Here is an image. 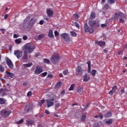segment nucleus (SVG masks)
Here are the masks:
<instances>
[{"instance_id": "1", "label": "nucleus", "mask_w": 127, "mask_h": 127, "mask_svg": "<svg viewBox=\"0 0 127 127\" xmlns=\"http://www.w3.org/2000/svg\"><path fill=\"white\" fill-rule=\"evenodd\" d=\"M36 20L33 18L30 17V16H27L24 20L23 27L26 29H30L32 28V26L35 24Z\"/></svg>"}, {"instance_id": "2", "label": "nucleus", "mask_w": 127, "mask_h": 127, "mask_svg": "<svg viewBox=\"0 0 127 127\" xmlns=\"http://www.w3.org/2000/svg\"><path fill=\"white\" fill-rule=\"evenodd\" d=\"M34 49H35V46L30 43H28L24 45L23 50L28 54H30V53H32L34 51Z\"/></svg>"}, {"instance_id": "3", "label": "nucleus", "mask_w": 127, "mask_h": 127, "mask_svg": "<svg viewBox=\"0 0 127 127\" xmlns=\"http://www.w3.org/2000/svg\"><path fill=\"white\" fill-rule=\"evenodd\" d=\"M89 25L91 27L92 29L95 30L98 27H100V22L98 20H90L89 22Z\"/></svg>"}, {"instance_id": "4", "label": "nucleus", "mask_w": 127, "mask_h": 127, "mask_svg": "<svg viewBox=\"0 0 127 127\" xmlns=\"http://www.w3.org/2000/svg\"><path fill=\"white\" fill-rule=\"evenodd\" d=\"M60 59V56H59V54H55L53 55V56L51 58V61L52 63L54 64H56L59 62V60Z\"/></svg>"}, {"instance_id": "5", "label": "nucleus", "mask_w": 127, "mask_h": 127, "mask_svg": "<svg viewBox=\"0 0 127 127\" xmlns=\"http://www.w3.org/2000/svg\"><path fill=\"white\" fill-rule=\"evenodd\" d=\"M61 37H62V38H63L64 41H65L66 43H70L71 40L70 39V37H69V35H68L67 33H64L62 34L61 35Z\"/></svg>"}, {"instance_id": "6", "label": "nucleus", "mask_w": 127, "mask_h": 127, "mask_svg": "<svg viewBox=\"0 0 127 127\" xmlns=\"http://www.w3.org/2000/svg\"><path fill=\"white\" fill-rule=\"evenodd\" d=\"M84 30L85 32H89V33H93L94 32V29H92V28H90L87 23L84 24Z\"/></svg>"}, {"instance_id": "7", "label": "nucleus", "mask_w": 127, "mask_h": 127, "mask_svg": "<svg viewBox=\"0 0 127 127\" xmlns=\"http://www.w3.org/2000/svg\"><path fill=\"white\" fill-rule=\"evenodd\" d=\"M11 114V111L2 110L1 112V116L3 118H7Z\"/></svg>"}, {"instance_id": "8", "label": "nucleus", "mask_w": 127, "mask_h": 127, "mask_svg": "<svg viewBox=\"0 0 127 127\" xmlns=\"http://www.w3.org/2000/svg\"><path fill=\"white\" fill-rule=\"evenodd\" d=\"M14 55L16 57L17 59H20L22 57V51L19 50H15L14 52Z\"/></svg>"}, {"instance_id": "9", "label": "nucleus", "mask_w": 127, "mask_h": 127, "mask_svg": "<svg viewBox=\"0 0 127 127\" xmlns=\"http://www.w3.org/2000/svg\"><path fill=\"white\" fill-rule=\"evenodd\" d=\"M48 108H50L54 105V98H50L46 100Z\"/></svg>"}, {"instance_id": "10", "label": "nucleus", "mask_w": 127, "mask_h": 127, "mask_svg": "<svg viewBox=\"0 0 127 127\" xmlns=\"http://www.w3.org/2000/svg\"><path fill=\"white\" fill-rule=\"evenodd\" d=\"M6 62L8 67H9L10 69H13V64H12V62H11L10 59H9L8 58H7Z\"/></svg>"}, {"instance_id": "11", "label": "nucleus", "mask_w": 127, "mask_h": 127, "mask_svg": "<svg viewBox=\"0 0 127 127\" xmlns=\"http://www.w3.org/2000/svg\"><path fill=\"white\" fill-rule=\"evenodd\" d=\"M32 105L29 103L26 104L24 111L25 113H28L30 111L32 110Z\"/></svg>"}, {"instance_id": "12", "label": "nucleus", "mask_w": 127, "mask_h": 127, "mask_svg": "<svg viewBox=\"0 0 127 127\" xmlns=\"http://www.w3.org/2000/svg\"><path fill=\"white\" fill-rule=\"evenodd\" d=\"M76 72L77 76H81L82 74H83V70L82 69V67L80 66H77L76 68Z\"/></svg>"}, {"instance_id": "13", "label": "nucleus", "mask_w": 127, "mask_h": 127, "mask_svg": "<svg viewBox=\"0 0 127 127\" xmlns=\"http://www.w3.org/2000/svg\"><path fill=\"white\" fill-rule=\"evenodd\" d=\"M115 16H114V19H117L118 17H125V14L124 13H122V12H118L115 13Z\"/></svg>"}, {"instance_id": "14", "label": "nucleus", "mask_w": 127, "mask_h": 127, "mask_svg": "<svg viewBox=\"0 0 127 127\" xmlns=\"http://www.w3.org/2000/svg\"><path fill=\"white\" fill-rule=\"evenodd\" d=\"M42 68L39 66H37L34 71V73L36 75H38L39 74H40V73H42Z\"/></svg>"}, {"instance_id": "15", "label": "nucleus", "mask_w": 127, "mask_h": 127, "mask_svg": "<svg viewBox=\"0 0 127 127\" xmlns=\"http://www.w3.org/2000/svg\"><path fill=\"white\" fill-rule=\"evenodd\" d=\"M95 44H97V45H99V46H100L101 47H103L106 45V42L104 41H95Z\"/></svg>"}, {"instance_id": "16", "label": "nucleus", "mask_w": 127, "mask_h": 127, "mask_svg": "<svg viewBox=\"0 0 127 127\" xmlns=\"http://www.w3.org/2000/svg\"><path fill=\"white\" fill-rule=\"evenodd\" d=\"M6 95V90L5 89L1 88L0 89V96L1 97H4Z\"/></svg>"}, {"instance_id": "17", "label": "nucleus", "mask_w": 127, "mask_h": 127, "mask_svg": "<svg viewBox=\"0 0 127 127\" xmlns=\"http://www.w3.org/2000/svg\"><path fill=\"white\" fill-rule=\"evenodd\" d=\"M118 90V87L117 86H114L112 87V89L110 91H109V95H113L114 93H116V90Z\"/></svg>"}, {"instance_id": "18", "label": "nucleus", "mask_w": 127, "mask_h": 127, "mask_svg": "<svg viewBox=\"0 0 127 127\" xmlns=\"http://www.w3.org/2000/svg\"><path fill=\"white\" fill-rule=\"evenodd\" d=\"M90 80V76L88 75V73H85L83 75V82H88Z\"/></svg>"}, {"instance_id": "19", "label": "nucleus", "mask_w": 127, "mask_h": 127, "mask_svg": "<svg viewBox=\"0 0 127 127\" xmlns=\"http://www.w3.org/2000/svg\"><path fill=\"white\" fill-rule=\"evenodd\" d=\"M47 13L48 16H52L53 15V13H54V12L51 9H48L47 10Z\"/></svg>"}, {"instance_id": "20", "label": "nucleus", "mask_w": 127, "mask_h": 127, "mask_svg": "<svg viewBox=\"0 0 127 127\" xmlns=\"http://www.w3.org/2000/svg\"><path fill=\"white\" fill-rule=\"evenodd\" d=\"M34 124V122L32 120H30L29 119H28L26 121V124L28 127H29V126H31L32 125H33Z\"/></svg>"}, {"instance_id": "21", "label": "nucleus", "mask_w": 127, "mask_h": 127, "mask_svg": "<svg viewBox=\"0 0 127 127\" xmlns=\"http://www.w3.org/2000/svg\"><path fill=\"white\" fill-rule=\"evenodd\" d=\"M27 53L26 52L24 51V55L22 57V60H24V61H26L27 59H28V56H27Z\"/></svg>"}, {"instance_id": "22", "label": "nucleus", "mask_w": 127, "mask_h": 127, "mask_svg": "<svg viewBox=\"0 0 127 127\" xmlns=\"http://www.w3.org/2000/svg\"><path fill=\"white\" fill-rule=\"evenodd\" d=\"M77 92V93H78V94L82 95V93L84 92V90L83 89V87L79 86V87H78Z\"/></svg>"}, {"instance_id": "23", "label": "nucleus", "mask_w": 127, "mask_h": 127, "mask_svg": "<svg viewBox=\"0 0 127 127\" xmlns=\"http://www.w3.org/2000/svg\"><path fill=\"white\" fill-rule=\"evenodd\" d=\"M113 116V113L111 112L108 111L106 114L104 115V118H110Z\"/></svg>"}, {"instance_id": "24", "label": "nucleus", "mask_w": 127, "mask_h": 127, "mask_svg": "<svg viewBox=\"0 0 127 127\" xmlns=\"http://www.w3.org/2000/svg\"><path fill=\"white\" fill-rule=\"evenodd\" d=\"M48 37L50 38H53L54 37V35H53V31L52 30H50L48 33Z\"/></svg>"}, {"instance_id": "25", "label": "nucleus", "mask_w": 127, "mask_h": 127, "mask_svg": "<svg viewBox=\"0 0 127 127\" xmlns=\"http://www.w3.org/2000/svg\"><path fill=\"white\" fill-rule=\"evenodd\" d=\"M61 86H62V82H57L55 86V89H59V88H60V87H61Z\"/></svg>"}, {"instance_id": "26", "label": "nucleus", "mask_w": 127, "mask_h": 127, "mask_svg": "<svg viewBox=\"0 0 127 127\" xmlns=\"http://www.w3.org/2000/svg\"><path fill=\"white\" fill-rule=\"evenodd\" d=\"M6 74H7V75H8V77H10V78H13L14 77V73H13L6 71Z\"/></svg>"}, {"instance_id": "27", "label": "nucleus", "mask_w": 127, "mask_h": 127, "mask_svg": "<svg viewBox=\"0 0 127 127\" xmlns=\"http://www.w3.org/2000/svg\"><path fill=\"white\" fill-rule=\"evenodd\" d=\"M86 118H87V114L86 113L83 114L81 117V122H85V120H86Z\"/></svg>"}, {"instance_id": "28", "label": "nucleus", "mask_w": 127, "mask_h": 127, "mask_svg": "<svg viewBox=\"0 0 127 127\" xmlns=\"http://www.w3.org/2000/svg\"><path fill=\"white\" fill-rule=\"evenodd\" d=\"M6 103V100L4 98H0V105H4Z\"/></svg>"}, {"instance_id": "29", "label": "nucleus", "mask_w": 127, "mask_h": 127, "mask_svg": "<svg viewBox=\"0 0 127 127\" xmlns=\"http://www.w3.org/2000/svg\"><path fill=\"white\" fill-rule=\"evenodd\" d=\"M31 66H32V63H29L28 64H23L24 68H28V67H31Z\"/></svg>"}, {"instance_id": "30", "label": "nucleus", "mask_w": 127, "mask_h": 127, "mask_svg": "<svg viewBox=\"0 0 127 127\" xmlns=\"http://www.w3.org/2000/svg\"><path fill=\"white\" fill-rule=\"evenodd\" d=\"M90 18L91 19H95V18H96V13H95L94 12H92L90 14Z\"/></svg>"}, {"instance_id": "31", "label": "nucleus", "mask_w": 127, "mask_h": 127, "mask_svg": "<svg viewBox=\"0 0 127 127\" xmlns=\"http://www.w3.org/2000/svg\"><path fill=\"white\" fill-rule=\"evenodd\" d=\"M105 124L107 125H112L113 124V119H108L105 122Z\"/></svg>"}, {"instance_id": "32", "label": "nucleus", "mask_w": 127, "mask_h": 127, "mask_svg": "<svg viewBox=\"0 0 127 127\" xmlns=\"http://www.w3.org/2000/svg\"><path fill=\"white\" fill-rule=\"evenodd\" d=\"M76 85L75 84H72L70 85V88L68 89L69 91H73Z\"/></svg>"}, {"instance_id": "33", "label": "nucleus", "mask_w": 127, "mask_h": 127, "mask_svg": "<svg viewBox=\"0 0 127 127\" xmlns=\"http://www.w3.org/2000/svg\"><path fill=\"white\" fill-rule=\"evenodd\" d=\"M43 61L45 64H50V61H49V60L47 59H44Z\"/></svg>"}, {"instance_id": "34", "label": "nucleus", "mask_w": 127, "mask_h": 127, "mask_svg": "<svg viewBox=\"0 0 127 127\" xmlns=\"http://www.w3.org/2000/svg\"><path fill=\"white\" fill-rule=\"evenodd\" d=\"M116 2V0H107V3L109 4H113Z\"/></svg>"}, {"instance_id": "35", "label": "nucleus", "mask_w": 127, "mask_h": 127, "mask_svg": "<svg viewBox=\"0 0 127 127\" xmlns=\"http://www.w3.org/2000/svg\"><path fill=\"white\" fill-rule=\"evenodd\" d=\"M70 35H71V36H72L73 37H76L77 36V33H76L75 32V31H70Z\"/></svg>"}, {"instance_id": "36", "label": "nucleus", "mask_w": 127, "mask_h": 127, "mask_svg": "<svg viewBox=\"0 0 127 127\" xmlns=\"http://www.w3.org/2000/svg\"><path fill=\"white\" fill-rule=\"evenodd\" d=\"M96 73H97V70L92 69L91 72V74L94 77V76H96Z\"/></svg>"}, {"instance_id": "37", "label": "nucleus", "mask_w": 127, "mask_h": 127, "mask_svg": "<svg viewBox=\"0 0 127 127\" xmlns=\"http://www.w3.org/2000/svg\"><path fill=\"white\" fill-rule=\"evenodd\" d=\"M15 43H16V44H20V43H21V39H17L15 40Z\"/></svg>"}, {"instance_id": "38", "label": "nucleus", "mask_w": 127, "mask_h": 127, "mask_svg": "<svg viewBox=\"0 0 127 127\" xmlns=\"http://www.w3.org/2000/svg\"><path fill=\"white\" fill-rule=\"evenodd\" d=\"M104 7V8H106V9H109L110 8V5H109L108 3H105Z\"/></svg>"}, {"instance_id": "39", "label": "nucleus", "mask_w": 127, "mask_h": 127, "mask_svg": "<svg viewBox=\"0 0 127 127\" xmlns=\"http://www.w3.org/2000/svg\"><path fill=\"white\" fill-rule=\"evenodd\" d=\"M47 72H43L41 74V77H45L47 75Z\"/></svg>"}, {"instance_id": "40", "label": "nucleus", "mask_w": 127, "mask_h": 127, "mask_svg": "<svg viewBox=\"0 0 127 127\" xmlns=\"http://www.w3.org/2000/svg\"><path fill=\"white\" fill-rule=\"evenodd\" d=\"M73 17L74 18H76V19H78L79 18V15H78V13H76L73 14Z\"/></svg>"}, {"instance_id": "41", "label": "nucleus", "mask_w": 127, "mask_h": 127, "mask_svg": "<svg viewBox=\"0 0 127 127\" xmlns=\"http://www.w3.org/2000/svg\"><path fill=\"white\" fill-rule=\"evenodd\" d=\"M32 92L31 91H29L27 94V96L28 98H29L30 96H32Z\"/></svg>"}, {"instance_id": "42", "label": "nucleus", "mask_w": 127, "mask_h": 127, "mask_svg": "<svg viewBox=\"0 0 127 127\" xmlns=\"http://www.w3.org/2000/svg\"><path fill=\"white\" fill-rule=\"evenodd\" d=\"M64 75H66L68 74V69H66L63 71Z\"/></svg>"}, {"instance_id": "43", "label": "nucleus", "mask_w": 127, "mask_h": 127, "mask_svg": "<svg viewBox=\"0 0 127 127\" xmlns=\"http://www.w3.org/2000/svg\"><path fill=\"white\" fill-rule=\"evenodd\" d=\"M44 37V35L42 34V35H39L38 36V39H42Z\"/></svg>"}, {"instance_id": "44", "label": "nucleus", "mask_w": 127, "mask_h": 127, "mask_svg": "<svg viewBox=\"0 0 127 127\" xmlns=\"http://www.w3.org/2000/svg\"><path fill=\"white\" fill-rule=\"evenodd\" d=\"M0 72H4V67L2 65H0Z\"/></svg>"}, {"instance_id": "45", "label": "nucleus", "mask_w": 127, "mask_h": 127, "mask_svg": "<svg viewBox=\"0 0 127 127\" xmlns=\"http://www.w3.org/2000/svg\"><path fill=\"white\" fill-rule=\"evenodd\" d=\"M61 97H64V95H65V90H63L61 92Z\"/></svg>"}, {"instance_id": "46", "label": "nucleus", "mask_w": 127, "mask_h": 127, "mask_svg": "<svg viewBox=\"0 0 127 127\" xmlns=\"http://www.w3.org/2000/svg\"><path fill=\"white\" fill-rule=\"evenodd\" d=\"M60 106V103L56 102V104H55L56 108H59Z\"/></svg>"}, {"instance_id": "47", "label": "nucleus", "mask_w": 127, "mask_h": 127, "mask_svg": "<svg viewBox=\"0 0 127 127\" xmlns=\"http://www.w3.org/2000/svg\"><path fill=\"white\" fill-rule=\"evenodd\" d=\"M23 123V119H21L17 122V125H20V124H22Z\"/></svg>"}, {"instance_id": "48", "label": "nucleus", "mask_w": 127, "mask_h": 127, "mask_svg": "<svg viewBox=\"0 0 127 127\" xmlns=\"http://www.w3.org/2000/svg\"><path fill=\"white\" fill-rule=\"evenodd\" d=\"M119 22L120 23H125V20L123 19V18H121L119 19Z\"/></svg>"}, {"instance_id": "49", "label": "nucleus", "mask_w": 127, "mask_h": 127, "mask_svg": "<svg viewBox=\"0 0 127 127\" xmlns=\"http://www.w3.org/2000/svg\"><path fill=\"white\" fill-rule=\"evenodd\" d=\"M47 78H50V79H52L53 78V75L52 74H49L47 75Z\"/></svg>"}, {"instance_id": "50", "label": "nucleus", "mask_w": 127, "mask_h": 127, "mask_svg": "<svg viewBox=\"0 0 127 127\" xmlns=\"http://www.w3.org/2000/svg\"><path fill=\"white\" fill-rule=\"evenodd\" d=\"M44 103H45V100H40L39 104L40 105H43Z\"/></svg>"}, {"instance_id": "51", "label": "nucleus", "mask_w": 127, "mask_h": 127, "mask_svg": "<svg viewBox=\"0 0 127 127\" xmlns=\"http://www.w3.org/2000/svg\"><path fill=\"white\" fill-rule=\"evenodd\" d=\"M93 127H100V125H99V124L97 123H94L93 124Z\"/></svg>"}, {"instance_id": "52", "label": "nucleus", "mask_w": 127, "mask_h": 127, "mask_svg": "<svg viewBox=\"0 0 127 127\" xmlns=\"http://www.w3.org/2000/svg\"><path fill=\"white\" fill-rule=\"evenodd\" d=\"M88 73H91V65L88 66Z\"/></svg>"}, {"instance_id": "53", "label": "nucleus", "mask_w": 127, "mask_h": 127, "mask_svg": "<svg viewBox=\"0 0 127 127\" xmlns=\"http://www.w3.org/2000/svg\"><path fill=\"white\" fill-rule=\"evenodd\" d=\"M27 38H28V37H27V36H26V35H24L23 36V40H27Z\"/></svg>"}, {"instance_id": "54", "label": "nucleus", "mask_w": 127, "mask_h": 127, "mask_svg": "<svg viewBox=\"0 0 127 127\" xmlns=\"http://www.w3.org/2000/svg\"><path fill=\"white\" fill-rule=\"evenodd\" d=\"M101 26L102 27V28H104V27H107V24H102Z\"/></svg>"}, {"instance_id": "55", "label": "nucleus", "mask_w": 127, "mask_h": 127, "mask_svg": "<svg viewBox=\"0 0 127 127\" xmlns=\"http://www.w3.org/2000/svg\"><path fill=\"white\" fill-rule=\"evenodd\" d=\"M55 36H58L59 35V33L57 31H55Z\"/></svg>"}, {"instance_id": "56", "label": "nucleus", "mask_w": 127, "mask_h": 127, "mask_svg": "<svg viewBox=\"0 0 127 127\" xmlns=\"http://www.w3.org/2000/svg\"><path fill=\"white\" fill-rule=\"evenodd\" d=\"M18 37H19L18 35H17L16 34H14V35H13L14 38H17Z\"/></svg>"}, {"instance_id": "57", "label": "nucleus", "mask_w": 127, "mask_h": 127, "mask_svg": "<svg viewBox=\"0 0 127 127\" xmlns=\"http://www.w3.org/2000/svg\"><path fill=\"white\" fill-rule=\"evenodd\" d=\"M45 113L47 114V115H50V112L48 110H45Z\"/></svg>"}, {"instance_id": "58", "label": "nucleus", "mask_w": 127, "mask_h": 127, "mask_svg": "<svg viewBox=\"0 0 127 127\" xmlns=\"http://www.w3.org/2000/svg\"><path fill=\"white\" fill-rule=\"evenodd\" d=\"M27 84H28V82H24L23 83V86H24V87H25V86H27Z\"/></svg>"}, {"instance_id": "59", "label": "nucleus", "mask_w": 127, "mask_h": 127, "mask_svg": "<svg viewBox=\"0 0 127 127\" xmlns=\"http://www.w3.org/2000/svg\"><path fill=\"white\" fill-rule=\"evenodd\" d=\"M7 17H8V14H6L4 16V19H6V18H7Z\"/></svg>"}, {"instance_id": "60", "label": "nucleus", "mask_w": 127, "mask_h": 127, "mask_svg": "<svg viewBox=\"0 0 127 127\" xmlns=\"http://www.w3.org/2000/svg\"><path fill=\"white\" fill-rule=\"evenodd\" d=\"M87 108H89V104H86V106L84 108L83 110H87Z\"/></svg>"}, {"instance_id": "61", "label": "nucleus", "mask_w": 127, "mask_h": 127, "mask_svg": "<svg viewBox=\"0 0 127 127\" xmlns=\"http://www.w3.org/2000/svg\"><path fill=\"white\" fill-rule=\"evenodd\" d=\"M75 26H76V27H77V28H79V27H80V25H79L78 23H76V24H75Z\"/></svg>"}, {"instance_id": "62", "label": "nucleus", "mask_w": 127, "mask_h": 127, "mask_svg": "<svg viewBox=\"0 0 127 127\" xmlns=\"http://www.w3.org/2000/svg\"><path fill=\"white\" fill-rule=\"evenodd\" d=\"M39 23L41 25H42L43 24V20H41L39 21Z\"/></svg>"}, {"instance_id": "63", "label": "nucleus", "mask_w": 127, "mask_h": 127, "mask_svg": "<svg viewBox=\"0 0 127 127\" xmlns=\"http://www.w3.org/2000/svg\"><path fill=\"white\" fill-rule=\"evenodd\" d=\"M87 64H88V66H91V61L87 62Z\"/></svg>"}, {"instance_id": "64", "label": "nucleus", "mask_w": 127, "mask_h": 127, "mask_svg": "<svg viewBox=\"0 0 127 127\" xmlns=\"http://www.w3.org/2000/svg\"><path fill=\"white\" fill-rule=\"evenodd\" d=\"M122 53H123V51H120L118 52V55H121V54H122Z\"/></svg>"}]
</instances>
